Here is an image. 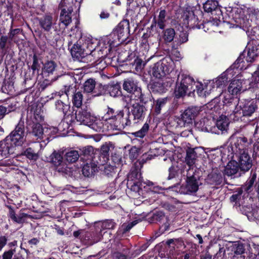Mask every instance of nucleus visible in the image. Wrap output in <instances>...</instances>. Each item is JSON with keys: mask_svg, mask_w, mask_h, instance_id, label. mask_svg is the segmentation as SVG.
<instances>
[{"mask_svg": "<svg viewBox=\"0 0 259 259\" xmlns=\"http://www.w3.org/2000/svg\"><path fill=\"white\" fill-rule=\"evenodd\" d=\"M211 85L207 83L204 87L201 82H198L197 84H195L194 89L197 95L200 97H206L211 92L212 89L211 88Z\"/></svg>", "mask_w": 259, "mask_h": 259, "instance_id": "42", "label": "nucleus"}, {"mask_svg": "<svg viewBox=\"0 0 259 259\" xmlns=\"http://www.w3.org/2000/svg\"><path fill=\"white\" fill-rule=\"evenodd\" d=\"M242 193V186L240 187V190L238 193L233 194L230 197V201L232 202L235 203L234 206L235 207L236 209H237L238 208H239L240 209L241 203L240 201H241Z\"/></svg>", "mask_w": 259, "mask_h": 259, "instance_id": "63", "label": "nucleus"}, {"mask_svg": "<svg viewBox=\"0 0 259 259\" xmlns=\"http://www.w3.org/2000/svg\"><path fill=\"white\" fill-rule=\"evenodd\" d=\"M16 147L6 137L0 142V156L2 157H7L11 155L15 154Z\"/></svg>", "mask_w": 259, "mask_h": 259, "instance_id": "27", "label": "nucleus"}, {"mask_svg": "<svg viewBox=\"0 0 259 259\" xmlns=\"http://www.w3.org/2000/svg\"><path fill=\"white\" fill-rule=\"evenodd\" d=\"M178 78L179 80L182 81V82L184 83L185 87H188V90L193 93V95H194L195 92L194 85L196 83L194 79L190 75L185 74L179 75Z\"/></svg>", "mask_w": 259, "mask_h": 259, "instance_id": "39", "label": "nucleus"}, {"mask_svg": "<svg viewBox=\"0 0 259 259\" xmlns=\"http://www.w3.org/2000/svg\"><path fill=\"white\" fill-rule=\"evenodd\" d=\"M104 37L107 39V41L109 42V45L111 46L113 48L118 46L120 44L122 43V41H119L120 39L118 37L114 32H112Z\"/></svg>", "mask_w": 259, "mask_h": 259, "instance_id": "58", "label": "nucleus"}, {"mask_svg": "<svg viewBox=\"0 0 259 259\" xmlns=\"http://www.w3.org/2000/svg\"><path fill=\"white\" fill-rule=\"evenodd\" d=\"M32 71V75L35 73L38 74L40 71L41 66L39 63V59L36 54H34L32 56V64L30 66Z\"/></svg>", "mask_w": 259, "mask_h": 259, "instance_id": "59", "label": "nucleus"}, {"mask_svg": "<svg viewBox=\"0 0 259 259\" xmlns=\"http://www.w3.org/2000/svg\"><path fill=\"white\" fill-rule=\"evenodd\" d=\"M239 6V8H225L224 19H222V21L231 23L233 25V27L243 29V9L240 7V5Z\"/></svg>", "mask_w": 259, "mask_h": 259, "instance_id": "6", "label": "nucleus"}, {"mask_svg": "<svg viewBox=\"0 0 259 259\" xmlns=\"http://www.w3.org/2000/svg\"><path fill=\"white\" fill-rule=\"evenodd\" d=\"M237 161L236 159L229 161L224 170V175L228 177L232 176L237 175L239 169L240 171H243L242 162L240 163L239 161L238 162Z\"/></svg>", "mask_w": 259, "mask_h": 259, "instance_id": "29", "label": "nucleus"}, {"mask_svg": "<svg viewBox=\"0 0 259 259\" xmlns=\"http://www.w3.org/2000/svg\"><path fill=\"white\" fill-rule=\"evenodd\" d=\"M72 96L73 106L76 107L77 109L82 107L83 95L81 92L78 91L76 93H74Z\"/></svg>", "mask_w": 259, "mask_h": 259, "instance_id": "55", "label": "nucleus"}, {"mask_svg": "<svg viewBox=\"0 0 259 259\" xmlns=\"http://www.w3.org/2000/svg\"><path fill=\"white\" fill-rule=\"evenodd\" d=\"M256 174L251 171L250 177L244 183V191L248 195H251L250 198H257L259 199V182H257Z\"/></svg>", "mask_w": 259, "mask_h": 259, "instance_id": "19", "label": "nucleus"}, {"mask_svg": "<svg viewBox=\"0 0 259 259\" xmlns=\"http://www.w3.org/2000/svg\"><path fill=\"white\" fill-rule=\"evenodd\" d=\"M98 166L90 163V161H85L81 170L82 175L85 177H89L95 171V168Z\"/></svg>", "mask_w": 259, "mask_h": 259, "instance_id": "57", "label": "nucleus"}, {"mask_svg": "<svg viewBox=\"0 0 259 259\" xmlns=\"http://www.w3.org/2000/svg\"><path fill=\"white\" fill-rule=\"evenodd\" d=\"M189 33L187 31L182 30L176 36L175 40L171 46L172 50L178 49L179 46L188 41Z\"/></svg>", "mask_w": 259, "mask_h": 259, "instance_id": "40", "label": "nucleus"}, {"mask_svg": "<svg viewBox=\"0 0 259 259\" xmlns=\"http://www.w3.org/2000/svg\"><path fill=\"white\" fill-rule=\"evenodd\" d=\"M197 157V156L195 149L188 147L186 150V156L185 158L187 164L190 166L193 165L195 163Z\"/></svg>", "mask_w": 259, "mask_h": 259, "instance_id": "51", "label": "nucleus"}, {"mask_svg": "<svg viewBox=\"0 0 259 259\" xmlns=\"http://www.w3.org/2000/svg\"><path fill=\"white\" fill-rule=\"evenodd\" d=\"M134 99L138 102L137 103H140L141 105L149 108L150 104H152V100L153 99V97L149 92H142L141 88V90L138 91L135 94Z\"/></svg>", "mask_w": 259, "mask_h": 259, "instance_id": "31", "label": "nucleus"}, {"mask_svg": "<svg viewBox=\"0 0 259 259\" xmlns=\"http://www.w3.org/2000/svg\"><path fill=\"white\" fill-rule=\"evenodd\" d=\"M122 87L124 91L132 95L135 94L138 91L141 90V88L139 86V82L131 77L124 79Z\"/></svg>", "mask_w": 259, "mask_h": 259, "instance_id": "32", "label": "nucleus"}, {"mask_svg": "<svg viewBox=\"0 0 259 259\" xmlns=\"http://www.w3.org/2000/svg\"><path fill=\"white\" fill-rule=\"evenodd\" d=\"M112 32L118 36L120 39L119 41H125L130 35L129 20L123 19L113 29Z\"/></svg>", "mask_w": 259, "mask_h": 259, "instance_id": "22", "label": "nucleus"}, {"mask_svg": "<svg viewBox=\"0 0 259 259\" xmlns=\"http://www.w3.org/2000/svg\"><path fill=\"white\" fill-rule=\"evenodd\" d=\"M147 88L149 92L154 94L161 95L167 91L165 83L161 80L151 81L148 84Z\"/></svg>", "mask_w": 259, "mask_h": 259, "instance_id": "36", "label": "nucleus"}, {"mask_svg": "<svg viewBox=\"0 0 259 259\" xmlns=\"http://www.w3.org/2000/svg\"><path fill=\"white\" fill-rule=\"evenodd\" d=\"M141 169L139 165L135 164L131 168L130 172L127 176V181H142V174L140 172Z\"/></svg>", "mask_w": 259, "mask_h": 259, "instance_id": "48", "label": "nucleus"}, {"mask_svg": "<svg viewBox=\"0 0 259 259\" xmlns=\"http://www.w3.org/2000/svg\"><path fill=\"white\" fill-rule=\"evenodd\" d=\"M244 8V28L245 27L247 29L245 30L244 28V31H246L247 35L248 42L244 49V54L246 51L247 52L246 61L247 63H252L255 61L259 54L258 48L259 40L257 38L258 29L256 26H252L253 20L255 18L254 13L252 11L249 12V9H247L245 14Z\"/></svg>", "mask_w": 259, "mask_h": 259, "instance_id": "1", "label": "nucleus"}, {"mask_svg": "<svg viewBox=\"0 0 259 259\" xmlns=\"http://www.w3.org/2000/svg\"><path fill=\"white\" fill-rule=\"evenodd\" d=\"M95 224L101 233H103L105 230H113L117 226V224L112 219H107L96 222Z\"/></svg>", "mask_w": 259, "mask_h": 259, "instance_id": "41", "label": "nucleus"}, {"mask_svg": "<svg viewBox=\"0 0 259 259\" xmlns=\"http://www.w3.org/2000/svg\"><path fill=\"white\" fill-rule=\"evenodd\" d=\"M55 109L60 113L63 117H65L69 110L70 105L68 102L65 103L61 100H57L55 102Z\"/></svg>", "mask_w": 259, "mask_h": 259, "instance_id": "47", "label": "nucleus"}, {"mask_svg": "<svg viewBox=\"0 0 259 259\" xmlns=\"http://www.w3.org/2000/svg\"><path fill=\"white\" fill-rule=\"evenodd\" d=\"M148 109L140 103H135L132 106L130 112L134 124L143 120Z\"/></svg>", "mask_w": 259, "mask_h": 259, "instance_id": "24", "label": "nucleus"}, {"mask_svg": "<svg viewBox=\"0 0 259 259\" xmlns=\"http://www.w3.org/2000/svg\"><path fill=\"white\" fill-rule=\"evenodd\" d=\"M40 107L32 106L30 112L28 113L26 119L27 132L38 138H44V135H48V130H45L42 125L44 117Z\"/></svg>", "mask_w": 259, "mask_h": 259, "instance_id": "4", "label": "nucleus"}, {"mask_svg": "<svg viewBox=\"0 0 259 259\" xmlns=\"http://www.w3.org/2000/svg\"><path fill=\"white\" fill-rule=\"evenodd\" d=\"M113 144L111 142H105L100 149H94L88 146L82 148L80 156L85 161H90L94 165L104 166L109 160V151Z\"/></svg>", "mask_w": 259, "mask_h": 259, "instance_id": "3", "label": "nucleus"}, {"mask_svg": "<svg viewBox=\"0 0 259 259\" xmlns=\"http://www.w3.org/2000/svg\"><path fill=\"white\" fill-rule=\"evenodd\" d=\"M132 123L133 122L129 109L127 110L121 109L120 131L126 126H131Z\"/></svg>", "mask_w": 259, "mask_h": 259, "instance_id": "44", "label": "nucleus"}, {"mask_svg": "<svg viewBox=\"0 0 259 259\" xmlns=\"http://www.w3.org/2000/svg\"><path fill=\"white\" fill-rule=\"evenodd\" d=\"M75 118L81 124L88 125L95 116L91 112V109L87 106L78 109L75 112Z\"/></svg>", "mask_w": 259, "mask_h": 259, "instance_id": "23", "label": "nucleus"}, {"mask_svg": "<svg viewBox=\"0 0 259 259\" xmlns=\"http://www.w3.org/2000/svg\"><path fill=\"white\" fill-rule=\"evenodd\" d=\"M200 179V176L195 173L192 176L187 177L185 187L187 190L186 194H192L198 191L199 185L201 184V183L199 182Z\"/></svg>", "mask_w": 259, "mask_h": 259, "instance_id": "25", "label": "nucleus"}, {"mask_svg": "<svg viewBox=\"0 0 259 259\" xmlns=\"http://www.w3.org/2000/svg\"><path fill=\"white\" fill-rule=\"evenodd\" d=\"M244 253L247 255L249 259L255 258L259 256V245L255 244L251 240L244 239Z\"/></svg>", "mask_w": 259, "mask_h": 259, "instance_id": "26", "label": "nucleus"}, {"mask_svg": "<svg viewBox=\"0 0 259 259\" xmlns=\"http://www.w3.org/2000/svg\"><path fill=\"white\" fill-rule=\"evenodd\" d=\"M80 155L76 150H70L66 152L64 155V161L68 163L75 162L79 158Z\"/></svg>", "mask_w": 259, "mask_h": 259, "instance_id": "54", "label": "nucleus"}, {"mask_svg": "<svg viewBox=\"0 0 259 259\" xmlns=\"http://www.w3.org/2000/svg\"><path fill=\"white\" fill-rule=\"evenodd\" d=\"M64 158L59 152L54 151L49 157H47V161L53 164L55 166L58 167L61 165L63 162Z\"/></svg>", "mask_w": 259, "mask_h": 259, "instance_id": "46", "label": "nucleus"}, {"mask_svg": "<svg viewBox=\"0 0 259 259\" xmlns=\"http://www.w3.org/2000/svg\"><path fill=\"white\" fill-rule=\"evenodd\" d=\"M105 232L101 233L95 224L88 231H85L82 235L81 242L87 246H91L99 242Z\"/></svg>", "mask_w": 259, "mask_h": 259, "instance_id": "20", "label": "nucleus"}, {"mask_svg": "<svg viewBox=\"0 0 259 259\" xmlns=\"http://www.w3.org/2000/svg\"><path fill=\"white\" fill-rule=\"evenodd\" d=\"M237 82H239L238 80L237 81L234 80L229 84L228 88V91L229 94L226 95L223 100L224 105L229 106L233 103L234 104L236 102L239 103V98H238V94H240L242 87L240 86Z\"/></svg>", "mask_w": 259, "mask_h": 259, "instance_id": "18", "label": "nucleus"}, {"mask_svg": "<svg viewBox=\"0 0 259 259\" xmlns=\"http://www.w3.org/2000/svg\"><path fill=\"white\" fill-rule=\"evenodd\" d=\"M166 244L170 246L171 244L174 245L173 247L177 248H181L182 247H185V244L183 238H179L177 239H170L166 241Z\"/></svg>", "mask_w": 259, "mask_h": 259, "instance_id": "62", "label": "nucleus"}, {"mask_svg": "<svg viewBox=\"0 0 259 259\" xmlns=\"http://www.w3.org/2000/svg\"><path fill=\"white\" fill-rule=\"evenodd\" d=\"M203 12L201 11H186L183 15V21L185 24L192 29H204L205 24L208 25L210 22H207L204 24V21L201 22Z\"/></svg>", "mask_w": 259, "mask_h": 259, "instance_id": "7", "label": "nucleus"}, {"mask_svg": "<svg viewBox=\"0 0 259 259\" xmlns=\"http://www.w3.org/2000/svg\"><path fill=\"white\" fill-rule=\"evenodd\" d=\"M57 66V63L52 60H48L43 63L41 69V74L43 78L52 76L56 71Z\"/></svg>", "mask_w": 259, "mask_h": 259, "instance_id": "35", "label": "nucleus"}, {"mask_svg": "<svg viewBox=\"0 0 259 259\" xmlns=\"http://www.w3.org/2000/svg\"><path fill=\"white\" fill-rule=\"evenodd\" d=\"M6 137L16 147L21 146L25 141L24 121L20 120L15 129Z\"/></svg>", "mask_w": 259, "mask_h": 259, "instance_id": "11", "label": "nucleus"}, {"mask_svg": "<svg viewBox=\"0 0 259 259\" xmlns=\"http://www.w3.org/2000/svg\"><path fill=\"white\" fill-rule=\"evenodd\" d=\"M121 109L115 110L108 107L106 113L103 117L107 125L108 131H120Z\"/></svg>", "mask_w": 259, "mask_h": 259, "instance_id": "8", "label": "nucleus"}, {"mask_svg": "<svg viewBox=\"0 0 259 259\" xmlns=\"http://www.w3.org/2000/svg\"><path fill=\"white\" fill-rule=\"evenodd\" d=\"M174 94L177 99L183 98L186 95L189 97L194 96L193 93L188 90V87H185L184 83H182V81L179 80L178 78L176 82Z\"/></svg>", "mask_w": 259, "mask_h": 259, "instance_id": "37", "label": "nucleus"}, {"mask_svg": "<svg viewBox=\"0 0 259 259\" xmlns=\"http://www.w3.org/2000/svg\"><path fill=\"white\" fill-rule=\"evenodd\" d=\"M126 62V64L130 66L131 70L136 73H141L146 64V62L139 56H137L135 52L128 55Z\"/></svg>", "mask_w": 259, "mask_h": 259, "instance_id": "21", "label": "nucleus"}, {"mask_svg": "<svg viewBox=\"0 0 259 259\" xmlns=\"http://www.w3.org/2000/svg\"><path fill=\"white\" fill-rule=\"evenodd\" d=\"M237 135V133H235L231 137L230 146L221 150V159L223 161L236 159L241 163L243 161V137Z\"/></svg>", "mask_w": 259, "mask_h": 259, "instance_id": "5", "label": "nucleus"}, {"mask_svg": "<svg viewBox=\"0 0 259 259\" xmlns=\"http://www.w3.org/2000/svg\"><path fill=\"white\" fill-rule=\"evenodd\" d=\"M39 25L45 32H50L54 24L53 17L52 14L47 13L42 17L38 18Z\"/></svg>", "mask_w": 259, "mask_h": 259, "instance_id": "34", "label": "nucleus"}, {"mask_svg": "<svg viewBox=\"0 0 259 259\" xmlns=\"http://www.w3.org/2000/svg\"><path fill=\"white\" fill-rule=\"evenodd\" d=\"M228 125V119L226 116L222 115L220 117V118L216 121L215 126H214L213 128H215V127H217L219 131L223 132L227 131Z\"/></svg>", "mask_w": 259, "mask_h": 259, "instance_id": "52", "label": "nucleus"}, {"mask_svg": "<svg viewBox=\"0 0 259 259\" xmlns=\"http://www.w3.org/2000/svg\"><path fill=\"white\" fill-rule=\"evenodd\" d=\"M111 255L113 259H131L130 248L118 239L111 243Z\"/></svg>", "mask_w": 259, "mask_h": 259, "instance_id": "10", "label": "nucleus"}, {"mask_svg": "<svg viewBox=\"0 0 259 259\" xmlns=\"http://www.w3.org/2000/svg\"><path fill=\"white\" fill-rule=\"evenodd\" d=\"M63 77L69 81L68 84L64 85V88L62 89V92L67 96V97L70 95H73L74 93H76V85L77 84H81V81L78 82L77 81V79L72 75H64Z\"/></svg>", "mask_w": 259, "mask_h": 259, "instance_id": "28", "label": "nucleus"}, {"mask_svg": "<svg viewBox=\"0 0 259 259\" xmlns=\"http://www.w3.org/2000/svg\"><path fill=\"white\" fill-rule=\"evenodd\" d=\"M149 222L152 223H160L161 225L159 227V235L163 234L169 230L170 227L169 219L162 211H155L149 218Z\"/></svg>", "mask_w": 259, "mask_h": 259, "instance_id": "17", "label": "nucleus"}, {"mask_svg": "<svg viewBox=\"0 0 259 259\" xmlns=\"http://www.w3.org/2000/svg\"><path fill=\"white\" fill-rule=\"evenodd\" d=\"M22 155L25 156L30 160H36L38 158V155L34 150L30 147L27 148L22 152Z\"/></svg>", "mask_w": 259, "mask_h": 259, "instance_id": "64", "label": "nucleus"}, {"mask_svg": "<svg viewBox=\"0 0 259 259\" xmlns=\"http://www.w3.org/2000/svg\"><path fill=\"white\" fill-rule=\"evenodd\" d=\"M234 255L232 259H243V244H238L233 246Z\"/></svg>", "mask_w": 259, "mask_h": 259, "instance_id": "61", "label": "nucleus"}, {"mask_svg": "<svg viewBox=\"0 0 259 259\" xmlns=\"http://www.w3.org/2000/svg\"><path fill=\"white\" fill-rule=\"evenodd\" d=\"M177 36L175 29L171 27L163 29L161 33L160 39L166 45L174 42Z\"/></svg>", "mask_w": 259, "mask_h": 259, "instance_id": "38", "label": "nucleus"}, {"mask_svg": "<svg viewBox=\"0 0 259 259\" xmlns=\"http://www.w3.org/2000/svg\"><path fill=\"white\" fill-rule=\"evenodd\" d=\"M168 59L170 61V58H164L154 64L150 70L153 77L161 78L171 71V66Z\"/></svg>", "mask_w": 259, "mask_h": 259, "instance_id": "14", "label": "nucleus"}, {"mask_svg": "<svg viewBox=\"0 0 259 259\" xmlns=\"http://www.w3.org/2000/svg\"><path fill=\"white\" fill-rule=\"evenodd\" d=\"M223 180L222 175L220 172H211L205 179L206 183L209 185L218 186L222 184Z\"/></svg>", "mask_w": 259, "mask_h": 259, "instance_id": "43", "label": "nucleus"}, {"mask_svg": "<svg viewBox=\"0 0 259 259\" xmlns=\"http://www.w3.org/2000/svg\"><path fill=\"white\" fill-rule=\"evenodd\" d=\"M257 109V105L254 103L253 99H251L244 105V116H250Z\"/></svg>", "mask_w": 259, "mask_h": 259, "instance_id": "53", "label": "nucleus"}, {"mask_svg": "<svg viewBox=\"0 0 259 259\" xmlns=\"http://www.w3.org/2000/svg\"><path fill=\"white\" fill-rule=\"evenodd\" d=\"M204 12L210 13L212 15V19L215 21L216 25L224 19V12L219 7V3L217 0H207L203 5Z\"/></svg>", "mask_w": 259, "mask_h": 259, "instance_id": "12", "label": "nucleus"}, {"mask_svg": "<svg viewBox=\"0 0 259 259\" xmlns=\"http://www.w3.org/2000/svg\"><path fill=\"white\" fill-rule=\"evenodd\" d=\"M83 37H93L91 36L82 35L81 28L77 25H75L70 30V33L69 35L68 47V49L77 40H80Z\"/></svg>", "mask_w": 259, "mask_h": 259, "instance_id": "33", "label": "nucleus"}, {"mask_svg": "<svg viewBox=\"0 0 259 259\" xmlns=\"http://www.w3.org/2000/svg\"><path fill=\"white\" fill-rule=\"evenodd\" d=\"M81 89L84 93H92L95 97L100 96L105 93V87L101 83H97L95 79L93 78L85 80Z\"/></svg>", "mask_w": 259, "mask_h": 259, "instance_id": "15", "label": "nucleus"}, {"mask_svg": "<svg viewBox=\"0 0 259 259\" xmlns=\"http://www.w3.org/2000/svg\"><path fill=\"white\" fill-rule=\"evenodd\" d=\"M99 44L97 39L93 37H83L77 40L69 49L74 60L88 62L91 57L96 55V49Z\"/></svg>", "mask_w": 259, "mask_h": 259, "instance_id": "2", "label": "nucleus"}, {"mask_svg": "<svg viewBox=\"0 0 259 259\" xmlns=\"http://www.w3.org/2000/svg\"><path fill=\"white\" fill-rule=\"evenodd\" d=\"M168 100V97L159 98L156 100L153 99L152 100V104H150L149 107L151 113L155 116L159 115L161 112L162 108L165 106Z\"/></svg>", "mask_w": 259, "mask_h": 259, "instance_id": "30", "label": "nucleus"}, {"mask_svg": "<svg viewBox=\"0 0 259 259\" xmlns=\"http://www.w3.org/2000/svg\"><path fill=\"white\" fill-rule=\"evenodd\" d=\"M59 8L61 10L59 25L60 26L63 25L62 28L65 29L72 22L71 14L73 11L72 4L67 3L66 0H61Z\"/></svg>", "mask_w": 259, "mask_h": 259, "instance_id": "9", "label": "nucleus"}, {"mask_svg": "<svg viewBox=\"0 0 259 259\" xmlns=\"http://www.w3.org/2000/svg\"><path fill=\"white\" fill-rule=\"evenodd\" d=\"M12 40L7 35H1L0 33V51L1 53H7V50L9 48L8 45L10 44Z\"/></svg>", "mask_w": 259, "mask_h": 259, "instance_id": "56", "label": "nucleus"}, {"mask_svg": "<svg viewBox=\"0 0 259 259\" xmlns=\"http://www.w3.org/2000/svg\"><path fill=\"white\" fill-rule=\"evenodd\" d=\"M251 81L244 79V84L246 86L247 84H248L249 87L247 88L244 89V92L250 89L251 88H253L254 87H256V85L259 84V64L257 67L256 70L252 74Z\"/></svg>", "mask_w": 259, "mask_h": 259, "instance_id": "45", "label": "nucleus"}, {"mask_svg": "<svg viewBox=\"0 0 259 259\" xmlns=\"http://www.w3.org/2000/svg\"><path fill=\"white\" fill-rule=\"evenodd\" d=\"M199 110L196 107H189L182 113L180 116L176 117L175 121L177 126L181 127L192 123V120L198 114Z\"/></svg>", "mask_w": 259, "mask_h": 259, "instance_id": "16", "label": "nucleus"}, {"mask_svg": "<svg viewBox=\"0 0 259 259\" xmlns=\"http://www.w3.org/2000/svg\"><path fill=\"white\" fill-rule=\"evenodd\" d=\"M243 56V52L240 53V55L234 64L228 68L226 71L223 72L220 76L215 79V81L214 80L209 81V84L211 85V88L212 89V92H213L215 89L218 88H221L224 87L228 82V77L227 76V72L230 70L237 69L239 67V64L242 62L241 61L242 58L241 57Z\"/></svg>", "mask_w": 259, "mask_h": 259, "instance_id": "13", "label": "nucleus"}, {"mask_svg": "<svg viewBox=\"0 0 259 259\" xmlns=\"http://www.w3.org/2000/svg\"><path fill=\"white\" fill-rule=\"evenodd\" d=\"M233 120L234 121H242L243 117V107L241 104L239 105V103L236 105L235 108L233 111Z\"/></svg>", "mask_w": 259, "mask_h": 259, "instance_id": "60", "label": "nucleus"}, {"mask_svg": "<svg viewBox=\"0 0 259 259\" xmlns=\"http://www.w3.org/2000/svg\"><path fill=\"white\" fill-rule=\"evenodd\" d=\"M107 90L111 97H117L121 96L122 95L121 84L120 83L117 82L115 84L109 85L107 88Z\"/></svg>", "mask_w": 259, "mask_h": 259, "instance_id": "50", "label": "nucleus"}, {"mask_svg": "<svg viewBox=\"0 0 259 259\" xmlns=\"http://www.w3.org/2000/svg\"><path fill=\"white\" fill-rule=\"evenodd\" d=\"M106 125V122L103 123L101 120L95 116V118L93 119L87 126L97 132H103L106 130L105 126Z\"/></svg>", "mask_w": 259, "mask_h": 259, "instance_id": "49", "label": "nucleus"}]
</instances>
